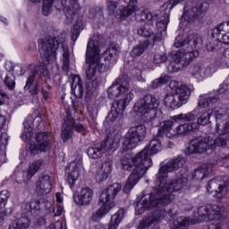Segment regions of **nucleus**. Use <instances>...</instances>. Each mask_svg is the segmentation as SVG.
<instances>
[{
    "label": "nucleus",
    "mask_w": 229,
    "mask_h": 229,
    "mask_svg": "<svg viewBox=\"0 0 229 229\" xmlns=\"http://www.w3.org/2000/svg\"><path fill=\"white\" fill-rule=\"evenodd\" d=\"M167 69L169 72H178V69H180V64H177L176 62H174V57L173 61L168 64Z\"/></svg>",
    "instance_id": "58"
},
{
    "label": "nucleus",
    "mask_w": 229,
    "mask_h": 229,
    "mask_svg": "<svg viewBox=\"0 0 229 229\" xmlns=\"http://www.w3.org/2000/svg\"><path fill=\"white\" fill-rule=\"evenodd\" d=\"M123 1L129 5L123 8H120V19L130 17V15H133L135 12H139V6L132 5V4H137V3H139V0H123Z\"/></svg>",
    "instance_id": "32"
},
{
    "label": "nucleus",
    "mask_w": 229,
    "mask_h": 229,
    "mask_svg": "<svg viewBox=\"0 0 229 229\" xmlns=\"http://www.w3.org/2000/svg\"><path fill=\"white\" fill-rule=\"evenodd\" d=\"M63 213H64V208L59 204L55 205V207L54 208L55 216H62Z\"/></svg>",
    "instance_id": "60"
},
{
    "label": "nucleus",
    "mask_w": 229,
    "mask_h": 229,
    "mask_svg": "<svg viewBox=\"0 0 229 229\" xmlns=\"http://www.w3.org/2000/svg\"><path fill=\"white\" fill-rule=\"evenodd\" d=\"M31 3H40L42 0H30ZM53 4H55V0H43V6H42V13L45 16L49 15L51 12H53Z\"/></svg>",
    "instance_id": "42"
},
{
    "label": "nucleus",
    "mask_w": 229,
    "mask_h": 229,
    "mask_svg": "<svg viewBox=\"0 0 229 229\" xmlns=\"http://www.w3.org/2000/svg\"><path fill=\"white\" fill-rule=\"evenodd\" d=\"M203 44V39L199 34H191L183 38V36L179 35L175 38L174 43V47H183L190 46L191 49H198Z\"/></svg>",
    "instance_id": "17"
},
{
    "label": "nucleus",
    "mask_w": 229,
    "mask_h": 229,
    "mask_svg": "<svg viewBox=\"0 0 229 229\" xmlns=\"http://www.w3.org/2000/svg\"><path fill=\"white\" fill-rule=\"evenodd\" d=\"M27 210L30 212H35L40 210V201L38 199H32L30 202L26 204Z\"/></svg>",
    "instance_id": "51"
},
{
    "label": "nucleus",
    "mask_w": 229,
    "mask_h": 229,
    "mask_svg": "<svg viewBox=\"0 0 229 229\" xmlns=\"http://www.w3.org/2000/svg\"><path fill=\"white\" fill-rule=\"evenodd\" d=\"M30 227V217L24 216L14 220L8 225L7 229H28Z\"/></svg>",
    "instance_id": "36"
},
{
    "label": "nucleus",
    "mask_w": 229,
    "mask_h": 229,
    "mask_svg": "<svg viewBox=\"0 0 229 229\" xmlns=\"http://www.w3.org/2000/svg\"><path fill=\"white\" fill-rule=\"evenodd\" d=\"M65 38L67 36L61 33L55 38L51 36H46L38 40V47L40 55L47 64H53L56 60V49L62 46L63 50V70L67 72L69 71L70 56L69 47L65 45Z\"/></svg>",
    "instance_id": "3"
},
{
    "label": "nucleus",
    "mask_w": 229,
    "mask_h": 229,
    "mask_svg": "<svg viewBox=\"0 0 229 229\" xmlns=\"http://www.w3.org/2000/svg\"><path fill=\"white\" fill-rule=\"evenodd\" d=\"M194 120H196V114L191 112L188 114L174 115L172 116V120H165L160 123V128L158 130L157 136L162 137V133H164V131H169L170 129L173 128V124H174V123H180V121H185L189 123Z\"/></svg>",
    "instance_id": "15"
},
{
    "label": "nucleus",
    "mask_w": 229,
    "mask_h": 229,
    "mask_svg": "<svg viewBox=\"0 0 229 229\" xmlns=\"http://www.w3.org/2000/svg\"><path fill=\"white\" fill-rule=\"evenodd\" d=\"M176 223H178L179 226H189V225H192V220L189 217H181L178 218Z\"/></svg>",
    "instance_id": "57"
},
{
    "label": "nucleus",
    "mask_w": 229,
    "mask_h": 229,
    "mask_svg": "<svg viewBox=\"0 0 229 229\" xmlns=\"http://www.w3.org/2000/svg\"><path fill=\"white\" fill-rule=\"evenodd\" d=\"M199 216L208 221H219L221 219V207L219 205H206L199 208Z\"/></svg>",
    "instance_id": "19"
},
{
    "label": "nucleus",
    "mask_w": 229,
    "mask_h": 229,
    "mask_svg": "<svg viewBox=\"0 0 229 229\" xmlns=\"http://www.w3.org/2000/svg\"><path fill=\"white\" fill-rule=\"evenodd\" d=\"M86 63L89 64V69L86 70L88 80H93L96 76V72L101 65L99 58V43L96 40L89 41L86 50Z\"/></svg>",
    "instance_id": "8"
},
{
    "label": "nucleus",
    "mask_w": 229,
    "mask_h": 229,
    "mask_svg": "<svg viewBox=\"0 0 229 229\" xmlns=\"http://www.w3.org/2000/svg\"><path fill=\"white\" fill-rule=\"evenodd\" d=\"M160 106V100L152 94L145 95L134 104L133 110L140 115H144L148 121L157 117V108Z\"/></svg>",
    "instance_id": "7"
},
{
    "label": "nucleus",
    "mask_w": 229,
    "mask_h": 229,
    "mask_svg": "<svg viewBox=\"0 0 229 229\" xmlns=\"http://www.w3.org/2000/svg\"><path fill=\"white\" fill-rule=\"evenodd\" d=\"M214 112L216 121V131L218 134L215 143L218 148H223L228 144L229 140V116L225 108L215 107Z\"/></svg>",
    "instance_id": "6"
},
{
    "label": "nucleus",
    "mask_w": 229,
    "mask_h": 229,
    "mask_svg": "<svg viewBox=\"0 0 229 229\" xmlns=\"http://www.w3.org/2000/svg\"><path fill=\"white\" fill-rule=\"evenodd\" d=\"M189 179L185 175L177 176L174 181L167 182V179L164 182V186L161 190H158V184L156 182L154 191L149 193L147 198H142L138 200L135 212L138 216H140L146 212L148 208H157L150 216L144 218L140 225L139 229H149L152 225H157L159 221H162L167 215L164 207H167L174 199V194L176 191H182L183 187H187Z\"/></svg>",
    "instance_id": "1"
},
{
    "label": "nucleus",
    "mask_w": 229,
    "mask_h": 229,
    "mask_svg": "<svg viewBox=\"0 0 229 229\" xmlns=\"http://www.w3.org/2000/svg\"><path fill=\"white\" fill-rule=\"evenodd\" d=\"M39 207H44V208L49 209L51 208V203L49 200L43 199L41 202H39Z\"/></svg>",
    "instance_id": "63"
},
{
    "label": "nucleus",
    "mask_w": 229,
    "mask_h": 229,
    "mask_svg": "<svg viewBox=\"0 0 229 229\" xmlns=\"http://www.w3.org/2000/svg\"><path fill=\"white\" fill-rule=\"evenodd\" d=\"M131 99H133V94L131 92H129L124 96V98L122 100L123 101V103L129 106Z\"/></svg>",
    "instance_id": "62"
},
{
    "label": "nucleus",
    "mask_w": 229,
    "mask_h": 229,
    "mask_svg": "<svg viewBox=\"0 0 229 229\" xmlns=\"http://www.w3.org/2000/svg\"><path fill=\"white\" fill-rule=\"evenodd\" d=\"M146 155H148V152L146 149H142L140 153L136 154L134 157L131 154L127 153L121 158L122 169H123V171H131V168L134 166L123 189L126 194L139 183V180H140V178L146 174L148 169L153 165V160L146 159Z\"/></svg>",
    "instance_id": "2"
},
{
    "label": "nucleus",
    "mask_w": 229,
    "mask_h": 229,
    "mask_svg": "<svg viewBox=\"0 0 229 229\" xmlns=\"http://www.w3.org/2000/svg\"><path fill=\"white\" fill-rule=\"evenodd\" d=\"M94 198V191L89 187L81 188L80 191L73 195L74 202L81 207L90 205Z\"/></svg>",
    "instance_id": "22"
},
{
    "label": "nucleus",
    "mask_w": 229,
    "mask_h": 229,
    "mask_svg": "<svg viewBox=\"0 0 229 229\" xmlns=\"http://www.w3.org/2000/svg\"><path fill=\"white\" fill-rule=\"evenodd\" d=\"M72 94L75 96L78 99L83 98V81H81V77L79 75H73L72 77Z\"/></svg>",
    "instance_id": "28"
},
{
    "label": "nucleus",
    "mask_w": 229,
    "mask_h": 229,
    "mask_svg": "<svg viewBox=\"0 0 229 229\" xmlns=\"http://www.w3.org/2000/svg\"><path fill=\"white\" fill-rule=\"evenodd\" d=\"M148 46L149 44L148 43V41L140 42L131 51V56H132V58H137V56H140V55H143L144 51L148 49Z\"/></svg>",
    "instance_id": "41"
},
{
    "label": "nucleus",
    "mask_w": 229,
    "mask_h": 229,
    "mask_svg": "<svg viewBox=\"0 0 229 229\" xmlns=\"http://www.w3.org/2000/svg\"><path fill=\"white\" fill-rule=\"evenodd\" d=\"M78 178H80V166L75 165L73 170H72L70 175L68 176V183H70L71 187L74 186V183Z\"/></svg>",
    "instance_id": "48"
},
{
    "label": "nucleus",
    "mask_w": 229,
    "mask_h": 229,
    "mask_svg": "<svg viewBox=\"0 0 229 229\" xmlns=\"http://www.w3.org/2000/svg\"><path fill=\"white\" fill-rule=\"evenodd\" d=\"M72 128H74V130H75V131H77V133H81L84 137L89 134V130L87 129V127L85 125H83V123H75L73 122Z\"/></svg>",
    "instance_id": "53"
},
{
    "label": "nucleus",
    "mask_w": 229,
    "mask_h": 229,
    "mask_svg": "<svg viewBox=\"0 0 229 229\" xmlns=\"http://www.w3.org/2000/svg\"><path fill=\"white\" fill-rule=\"evenodd\" d=\"M219 40L222 44H229V31L225 34L220 35Z\"/></svg>",
    "instance_id": "61"
},
{
    "label": "nucleus",
    "mask_w": 229,
    "mask_h": 229,
    "mask_svg": "<svg viewBox=\"0 0 229 229\" xmlns=\"http://www.w3.org/2000/svg\"><path fill=\"white\" fill-rule=\"evenodd\" d=\"M127 92H130V77L127 74L120 75L107 89L110 99L121 98Z\"/></svg>",
    "instance_id": "11"
},
{
    "label": "nucleus",
    "mask_w": 229,
    "mask_h": 229,
    "mask_svg": "<svg viewBox=\"0 0 229 229\" xmlns=\"http://www.w3.org/2000/svg\"><path fill=\"white\" fill-rule=\"evenodd\" d=\"M112 165H114V163L110 158H107L104 163H102L101 167L97 171L95 176L97 182H104V180L108 178V174L112 173Z\"/></svg>",
    "instance_id": "27"
},
{
    "label": "nucleus",
    "mask_w": 229,
    "mask_h": 229,
    "mask_svg": "<svg viewBox=\"0 0 229 229\" xmlns=\"http://www.w3.org/2000/svg\"><path fill=\"white\" fill-rule=\"evenodd\" d=\"M105 63H101L98 68L99 72H106L110 69L111 65H114L117 62V56H119V50L114 45H111L106 52H104Z\"/></svg>",
    "instance_id": "18"
},
{
    "label": "nucleus",
    "mask_w": 229,
    "mask_h": 229,
    "mask_svg": "<svg viewBox=\"0 0 229 229\" xmlns=\"http://www.w3.org/2000/svg\"><path fill=\"white\" fill-rule=\"evenodd\" d=\"M121 189H123V185L119 182H114L101 192L99 203H101L102 206L95 214L92 215L94 221H98L101 217H105L106 213L115 207L114 199Z\"/></svg>",
    "instance_id": "5"
},
{
    "label": "nucleus",
    "mask_w": 229,
    "mask_h": 229,
    "mask_svg": "<svg viewBox=\"0 0 229 229\" xmlns=\"http://www.w3.org/2000/svg\"><path fill=\"white\" fill-rule=\"evenodd\" d=\"M143 15L147 21V23L144 25V27L138 30V35L140 37H151L152 35H155V32L149 29V25L153 26V23L157 22V13L147 11L144 12Z\"/></svg>",
    "instance_id": "25"
},
{
    "label": "nucleus",
    "mask_w": 229,
    "mask_h": 229,
    "mask_svg": "<svg viewBox=\"0 0 229 229\" xmlns=\"http://www.w3.org/2000/svg\"><path fill=\"white\" fill-rule=\"evenodd\" d=\"M221 47H223V43H221L219 38L211 39V41L207 45V50L211 52L219 51Z\"/></svg>",
    "instance_id": "49"
},
{
    "label": "nucleus",
    "mask_w": 229,
    "mask_h": 229,
    "mask_svg": "<svg viewBox=\"0 0 229 229\" xmlns=\"http://www.w3.org/2000/svg\"><path fill=\"white\" fill-rule=\"evenodd\" d=\"M86 84V90L88 93L92 94V92L96 91L98 89V87H99V81L100 80L98 78L94 79H88Z\"/></svg>",
    "instance_id": "46"
},
{
    "label": "nucleus",
    "mask_w": 229,
    "mask_h": 229,
    "mask_svg": "<svg viewBox=\"0 0 229 229\" xmlns=\"http://www.w3.org/2000/svg\"><path fill=\"white\" fill-rule=\"evenodd\" d=\"M8 144V134L2 133L0 135V146H6Z\"/></svg>",
    "instance_id": "59"
},
{
    "label": "nucleus",
    "mask_w": 229,
    "mask_h": 229,
    "mask_svg": "<svg viewBox=\"0 0 229 229\" xmlns=\"http://www.w3.org/2000/svg\"><path fill=\"white\" fill-rule=\"evenodd\" d=\"M216 140L211 135L197 136L193 138L186 149V155H192L193 153L203 154L209 149H216Z\"/></svg>",
    "instance_id": "9"
},
{
    "label": "nucleus",
    "mask_w": 229,
    "mask_h": 229,
    "mask_svg": "<svg viewBox=\"0 0 229 229\" xmlns=\"http://www.w3.org/2000/svg\"><path fill=\"white\" fill-rule=\"evenodd\" d=\"M229 33V21H225L220 23L217 27L213 29L212 36L216 38L220 39L221 35H225Z\"/></svg>",
    "instance_id": "39"
},
{
    "label": "nucleus",
    "mask_w": 229,
    "mask_h": 229,
    "mask_svg": "<svg viewBox=\"0 0 229 229\" xmlns=\"http://www.w3.org/2000/svg\"><path fill=\"white\" fill-rule=\"evenodd\" d=\"M146 137V126L136 125L131 127L125 136V144L129 148H135Z\"/></svg>",
    "instance_id": "13"
},
{
    "label": "nucleus",
    "mask_w": 229,
    "mask_h": 229,
    "mask_svg": "<svg viewBox=\"0 0 229 229\" xmlns=\"http://www.w3.org/2000/svg\"><path fill=\"white\" fill-rule=\"evenodd\" d=\"M167 62V55L165 54H155L154 64H164Z\"/></svg>",
    "instance_id": "56"
},
{
    "label": "nucleus",
    "mask_w": 229,
    "mask_h": 229,
    "mask_svg": "<svg viewBox=\"0 0 229 229\" xmlns=\"http://www.w3.org/2000/svg\"><path fill=\"white\" fill-rule=\"evenodd\" d=\"M106 147V143H99L97 147H90L88 148L87 153L89 158L98 159L103 157L105 153V148Z\"/></svg>",
    "instance_id": "35"
},
{
    "label": "nucleus",
    "mask_w": 229,
    "mask_h": 229,
    "mask_svg": "<svg viewBox=\"0 0 229 229\" xmlns=\"http://www.w3.org/2000/svg\"><path fill=\"white\" fill-rule=\"evenodd\" d=\"M191 51H178L174 57V62H176L177 65H182V67H185L189 65L193 58H196L199 56V52L196 48H191Z\"/></svg>",
    "instance_id": "21"
},
{
    "label": "nucleus",
    "mask_w": 229,
    "mask_h": 229,
    "mask_svg": "<svg viewBox=\"0 0 229 229\" xmlns=\"http://www.w3.org/2000/svg\"><path fill=\"white\" fill-rule=\"evenodd\" d=\"M194 130H199V125L196 123H186L180 124L175 128L174 133H172L173 137H185V135H189L191 131H194Z\"/></svg>",
    "instance_id": "26"
},
{
    "label": "nucleus",
    "mask_w": 229,
    "mask_h": 229,
    "mask_svg": "<svg viewBox=\"0 0 229 229\" xmlns=\"http://www.w3.org/2000/svg\"><path fill=\"white\" fill-rule=\"evenodd\" d=\"M191 73L196 78H203L205 76V73H203V68L199 65L193 66L191 70Z\"/></svg>",
    "instance_id": "54"
},
{
    "label": "nucleus",
    "mask_w": 229,
    "mask_h": 229,
    "mask_svg": "<svg viewBox=\"0 0 229 229\" xmlns=\"http://www.w3.org/2000/svg\"><path fill=\"white\" fill-rule=\"evenodd\" d=\"M212 173H214V165L211 163L203 164L200 167L195 170L194 178L197 180H204L207 176H210Z\"/></svg>",
    "instance_id": "33"
},
{
    "label": "nucleus",
    "mask_w": 229,
    "mask_h": 229,
    "mask_svg": "<svg viewBox=\"0 0 229 229\" xmlns=\"http://www.w3.org/2000/svg\"><path fill=\"white\" fill-rule=\"evenodd\" d=\"M199 99V106L200 108H208V106H214V104L219 101L216 97H210V95H201Z\"/></svg>",
    "instance_id": "37"
},
{
    "label": "nucleus",
    "mask_w": 229,
    "mask_h": 229,
    "mask_svg": "<svg viewBox=\"0 0 229 229\" xmlns=\"http://www.w3.org/2000/svg\"><path fill=\"white\" fill-rule=\"evenodd\" d=\"M143 149L146 150L147 154L145 156V160L148 159L151 160V155H155L158 153V151L162 150V142H160V140H151L149 143V147H145Z\"/></svg>",
    "instance_id": "34"
},
{
    "label": "nucleus",
    "mask_w": 229,
    "mask_h": 229,
    "mask_svg": "<svg viewBox=\"0 0 229 229\" xmlns=\"http://www.w3.org/2000/svg\"><path fill=\"white\" fill-rule=\"evenodd\" d=\"M171 93L165 97V106L170 110H176L180 106H183L189 101L191 96V89L185 84L180 81H171L169 83Z\"/></svg>",
    "instance_id": "4"
},
{
    "label": "nucleus",
    "mask_w": 229,
    "mask_h": 229,
    "mask_svg": "<svg viewBox=\"0 0 229 229\" xmlns=\"http://www.w3.org/2000/svg\"><path fill=\"white\" fill-rule=\"evenodd\" d=\"M49 74V72L47 71V67L46 66H39L38 69H36L35 72H33L29 77L27 78L26 84L23 88V90L25 92H29L30 96H37L40 92V81H36L35 78L38 76L39 80H42L44 76H47ZM33 83L34 86H33ZM33 88L31 89V87Z\"/></svg>",
    "instance_id": "12"
},
{
    "label": "nucleus",
    "mask_w": 229,
    "mask_h": 229,
    "mask_svg": "<svg viewBox=\"0 0 229 229\" xmlns=\"http://www.w3.org/2000/svg\"><path fill=\"white\" fill-rule=\"evenodd\" d=\"M51 175L49 174H43L36 183V191L39 196H47L51 192Z\"/></svg>",
    "instance_id": "24"
},
{
    "label": "nucleus",
    "mask_w": 229,
    "mask_h": 229,
    "mask_svg": "<svg viewBox=\"0 0 229 229\" xmlns=\"http://www.w3.org/2000/svg\"><path fill=\"white\" fill-rule=\"evenodd\" d=\"M169 81V76L165 75L161 76L154 81H151L148 89H158V87H162V85H165Z\"/></svg>",
    "instance_id": "45"
},
{
    "label": "nucleus",
    "mask_w": 229,
    "mask_h": 229,
    "mask_svg": "<svg viewBox=\"0 0 229 229\" xmlns=\"http://www.w3.org/2000/svg\"><path fill=\"white\" fill-rule=\"evenodd\" d=\"M185 164V159L183 157H178L170 159L166 164L159 168V171L156 177V183L158 185V190L164 189V182L167 180V173H173L178 171L180 167H183Z\"/></svg>",
    "instance_id": "10"
},
{
    "label": "nucleus",
    "mask_w": 229,
    "mask_h": 229,
    "mask_svg": "<svg viewBox=\"0 0 229 229\" xmlns=\"http://www.w3.org/2000/svg\"><path fill=\"white\" fill-rule=\"evenodd\" d=\"M107 10L109 13V15H114L117 10V6H119V4L113 0H108L106 2Z\"/></svg>",
    "instance_id": "55"
},
{
    "label": "nucleus",
    "mask_w": 229,
    "mask_h": 229,
    "mask_svg": "<svg viewBox=\"0 0 229 229\" xmlns=\"http://www.w3.org/2000/svg\"><path fill=\"white\" fill-rule=\"evenodd\" d=\"M216 107L213 109H208V111L204 112L198 119L196 124L205 126V124H208L210 123V117H212V114L216 115Z\"/></svg>",
    "instance_id": "40"
},
{
    "label": "nucleus",
    "mask_w": 229,
    "mask_h": 229,
    "mask_svg": "<svg viewBox=\"0 0 229 229\" xmlns=\"http://www.w3.org/2000/svg\"><path fill=\"white\" fill-rule=\"evenodd\" d=\"M105 143V150L106 151H112L117 149V145L119 144V141L115 140L113 137L107 136L104 141L101 142V144Z\"/></svg>",
    "instance_id": "43"
},
{
    "label": "nucleus",
    "mask_w": 229,
    "mask_h": 229,
    "mask_svg": "<svg viewBox=\"0 0 229 229\" xmlns=\"http://www.w3.org/2000/svg\"><path fill=\"white\" fill-rule=\"evenodd\" d=\"M30 117L28 116L27 120L23 122V132L21 133V139L24 142H29L31 140L33 137V127H31V123H30Z\"/></svg>",
    "instance_id": "38"
},
{
    "label": "nucleus",
    "mask_w": 229,
    "mask_h": 229,
    "mask_svg": "<svg viewBox=\"0 0 229 229\" xmlns=\"http://www.w3.org/2000/svg\"><path fill=\"white\" fill-rule=\"evenodd\" d=\"M73 124L74 118H72V114H67L64 119L61 129V139L63 140V142H67V140L72 139V135H74V131H72Z\"/></svg>",
    "instance_id": "23"
},
{
    "label": "nucleus",
    "mask_w": 229,
    "mask_h": 229,
    "mask_svg": "<svg viewBox=\"0 0 229 229\" xmlns=\"http://www.w3.org/2000/svg\"><path fill=\"white\" fill-rule=\"evenodd\" d=\"M55 8L57 10H64L67 24H71L76 18V15H78V13H80L81 11V7L80 6L78 0H70L66 6L64 4L61 7L55 5Z\"/></svg>",
    "instance_id": "20"
},
{
    "label": "nucleus",
    "mask_w": 229,
    "mask_h": 229,
    "mask_svg": "<svg viewBox=\"0 0 229 229\" xmlns=\"http://www.w3.org/2000/svg\"><path fill=\"white\" fill-rule=\"evenodd\" d=\"M208 8H210L208 3L207 2H199L191 8L190 12L191 17L193 19H202L203 15L208 12Z\"/></svg>",
    "instance_id": "29"
},
{
    "label": "nucleus",
    "mask_w": 229,
    "mask_h": 229,
    "mask_svg": "<svg viewBox=\"0 0 229 229\" xmlns=\"http://www.w3.org/2000/svg\"><path fill=\"white\" fill-rule=\"evenodd\" d=\"M154 22H156L157 30L159 32L160 37H163L167 30V24H169V13L163 11L159 17L158 14H157V20Z\"/></svg>",
    "instance_id": "30"
},
{
    "label": "nucleus",
    "mask_w": 229,
    "mask_h": 229,
    "mask_svg": "<svg viewBox=\"0 0 229 229\" xmlns=\"http://www.w3.org/2000/svg\"><path fill=\"white\" fill-rule=\"evenodd\" d=\"M49 133L47 132H38L36 135V142L30 144V151L32 155H38V153H42L49 151L51 147L49 146Z\"/></svg>",
    "instance_id": "16"
},
{
    "label": "nucleus",
    "mask_w": 229,
    "mask_h": 229,
    "mask_svg": "<svg viewBox=\"0 0 229 229\" xmlns=\"http://www.w3.org/2000/svg\"><path fill=\"white\" fill-rule=\"evenodd\" d=\"M10 198V191L7 190H3L0 191V210H4L6 203H8V199Z\"/></svg>",
    "instance_id": "50"
},
{
    "label": "nucleus",
    "mask_w": 229,
    "mask_h": 229,
    "mask_svg": "<svg viewBox=\"0 0 229 229\" xmlns=\"http://www.w3.org/2000/svg\"><path fill=\"white\" fill-rule=\"evenodd\" d=\"M81 30H83V21H78L71 30V37L73 42L78 40V38L80 37V31H81Z\"/></svg>",
    "instance_id": "44"
},
{
    "label": "nucleus",
    "mask_w": 229,
    "mask_h": 229,
    "mask_svg": "<svg viewBox=\"0 0 229 229\" xmlns=\"http://www.w3.org/2000/svg\"><path fill=\"white\" fill-rule=\"evenodd\" d=\"M40 167H42V160L38 159L37 161H34L29 167L28 176H30V178L35 176V174H37Z\"/></svg>",
    "instance_id": "47"
},
{
    "label": "nucleus",
    "mask_w": 229,
    "mask_h": 229,
    "mask_svg": "<svg viewBox=\"0 0 229 229\" xmlns=\"http://www.w3.org/2000/svg\"><path fill=\"white\" fill-rule=\"evenodd\" d=\"M207 191L208 192H216L220 196H225L226 192H228V188L224 183H220L217 179H212L207 186Z\"/></svg>",
    "instance_id": "31"
},
{
    "label": "nucleus",
    "mask_w": 229,
    "mask_h": 229,
    "mask_svg": "<svg viewBox=\"0 0 229 229\" xmlns=\"http://www.w3.org/2000/svg\"><path fill=\"white\" fill-rule=\"evenodd\" d=\"M4 83L9 90L15 89V76L13 75H6L4 81Z\"/></svg>",
    "instance_id": "52"
},
{
    "label": "nucleus",
    "mask_w": 229,
    "mask_h": 229,
    "mask_svg": "<svg viewBox=\"0 0 229 229\" xmlns=\"http://www.w3.org/2000/svg\"><path fill=\"white\" fill-rule=\"evenodd\" d=\"M128 106L123 100L119 99L113 103L111 113L107 115L111 124L117 126L118 128L123 125V113Z\"/></svg>",
    "instance_id": "14"
},
{
    "label": "nucleus",
    "mask_w": 229,
    "mask_h": 229,
    "mask_svg": "<svg viewBox=\"0 0 229 229\" xmlns=\"http://www.w3.org/2000/svg\"><path fill=\"white\" fill-rule=\"evenodd\" d=\"M4 217H6V210L4 208L3 210H0V226H3Z\"/></svg>",
    "instance_id": "64"
}]
</instances>
